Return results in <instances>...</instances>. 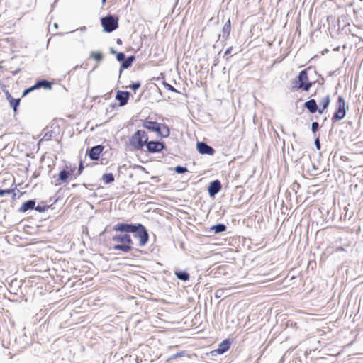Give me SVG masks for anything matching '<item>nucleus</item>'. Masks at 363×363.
<instances>
[{
  "instance_id": "1",
  "label": "nucleus",
  "mask_w": 363,
  "mask_h": 363,
  "mask_svg": "<svg viewBox=\"0 0 363 363\" xmlns=\"http://www.w3.org/2000/svg\"><path fill=\"white\" fill-rule=\"evenodd\" d=\"M113 230L119 233L113 235L110 239L111 249L128 253L133 249V241L128 233H135V237L139 238V245L144 246L148 241V233L145 228L128 223H118L114 225Z\"/></svg>"
},
{
  "instance_id": "2",
  "label": "nucleus",
  "mask_w": 363,
  "mask_h": 363,
  "mask_svg": "<svg viewBox=\"0 0 363 363\" xmlns=\"http://www.w3.org/2000/svg\"><path fill=\"white\" fill-rule=\"evenodd\" d=\"M313 82H311L308 79L307 70L304 69L301 71L298 77L292 81L291 90L293 91L298 90L308 91L313 86Z\"/></svg>"
},
{
  "instance_id": "3",
  "label": "nucleus",
  "mask_w": 363,
  "mask_h": 363,
  "mask_svg": "<svg viewBox=\"0 0 363 363\" xmlns=\"http://www.w3.org/2000/svg\"><path fill=\"white\" fill-rule=\"evenodd\" d=\"M147 140V133L144 130H138L129 138V145L134 150H142Z\"/></svg>"
},
{
  "instance_id": "4",
  "label": "nucleus",
  "mask_w": 363,
  "mask_h": 363,
  "mask_svg": "<svg viewBox=\"0 0 363 363\" xmlns=\"http://www.w3.org/2000/svg\"><path fill=\"white\" fill-rule=\"evenodd\" d=\"M143 126L147 130L155 132L157 135L162 138H167L170 135V130L165 124L159 123L156 121H145Z\"/></svg>"
},
{
  "instance_id": "5",
  "label": "nucleus",
  "mask_w": 363,
  "mask_h": 363,
  "mask_svg": "<svg viewBox=\"0 0 363 363\" xmlns=\"http://www.w3.org/2000/svg\"><path fill=\"white\" fill-rule=\"evenodd\" d=\"M101 25L104 30L107 33H111L115 30L118 27V18L112 15H108L101 19Z\"/></svg>"
},
{
  "instance_id": "6",
  "label": "nucleus",
  "mask_w": 363,
  "mask_h": 363,
  "mask_svg": "<svg viewBox=\"0 0 363 363\" xmlns=\"http://www.w3.org/2000/svg\"><path fill=\"white\" fill-rule=\"evenodd\" d=\"M346 102L343 97L340 96L337 101V109L332 117V121L335 123L344 118L346 115Z\"/></svg>"
},
{
  "instance_id": "7",
  "label": "nucleus",
  "mask_w": 363,
  "mask_h": 363,
  "mask_svg": "<svg viewBox=\"0 0 363 363\" xmlns=\"http://www.w3.org/2000/svg\"><path fill=\"white\" fill-rule=\"evenodd\" d=\"M76 169V164L72 163L67 164L65 168L59 172L58 179L62 182H67L69 177H74Z\"/></svg>"
},
{
  "instance_id": "8",
  "label": "nucleus",
  "mask_w": 363,
  "mask_h": 363,
  "mask_svg": "<svg viewBox=\"0 0 363 363\" xmlns=\"http://www.w3.org/2000/svg\"><path fill=\"white\" fill-rule=\"evenodd\" d=\"M145 147L149 153H157L162 152L164 149L165 145L164 143L159 141L147 140Z\"/></svg>"
},
{
  "instance_id": "9",
  "label": "nucleus",
  "mask_w": 363,
  "mask_h": 363,
  "mask_svg": "<svg viewBox=\"0 0 363 363\" xmlns=\"http://www.w3.org/2000/svg\"><path fill=\"white\" fill-rule=\"evenodd\" d=\"M51 83L47 80H40V81H38L35 83V85H33V86L26 89L23 93V95L22 96H25L26 95H27L28 93H30V91L35 90V89H39V88H44L45 89H51Z\"/></svg>"
},
{
  "instance_id": "10",
  "label": "nucleus",
  "mask_w": 363,
  "mask_h": 363,
  "mask_svg": "<svg viewBox=\"0 0 363 363\" xmlns=\"http://www.w3.org/2000/svg\"><path fill=\"white\" fill-rule=\"evenodd\" d=\"M104 150V146L101 145H96L92 147L88 151V155L91 160H98L100 157L101 154Z\"/></svg>"
},
{
  "instance_id": "11",
  "label": "nucleus",
  "mask_w": 363,
  "mask_h": 363,
  "mask_svg": "<svg viewBox=\"0 0 363 363\" xmlns=\"http://www.w3.org/2000/svg\"><path fill=\"white\" fill-rule=\"evenodd\" d=\"M128 91H118L116 95V99L118 101L119 106H123L128 104L130 97Z\"/></svg>"
},
{
  "instance_id": "12",
  "label": "nucleus",
  "mask_w": 363,
  "mask_h": 363,
  "mask_svg": "<svg viewBox=\"0 0 363 363\" xmlns=\"http://www.w3.org/2000/svg\"><path fill=\"white\" fill-rule=\"evenodd\" d=\"M197 150L201 154H206L209 155H213L215 152L213 147L202 142L197 143Z\"/></svg>"
},
{
  "instance_id": "13",
  "label": "nucleus",
  "mask_w": 363,
  "mask_h": 363,
  "mask_svg": "<svg viewBox=\"0 0 363 363\" xmlns=\"http://www.w3.org/2000/svg\"><path fill=\"white\" fill-rule=\"evenodd\" d=\"M230 346V342L229 340H224L219 344L218 347L214 352L218 354H222L229 350Z\"/></svg>"
},
{
  "instance_id": "14",
  "label": "nucleus",
  "mask_w": 363,
  "mask_h": 363,
  "mask_svg": "<svg viewBox=\"0 0 363 363\" xmlns=\"http://www.w3.org/2000/svg\"><path fill=\"white\" fill-rule=\"evenodd\" d=\"M221 189L220 182L218 180H215L211 182L208 186V193L213 196L217 194Z\"/></svg>"
},
{
  "instance_id": "15",
  "label": "nucleus",
  "mask_w": 363,
  "mask_h": 363,
  "mask_svg": "<svg viewBox=\"0 0 363 363\" xmlns=\"http://www.w3.org/2000/svg\"><path fill=\"white\" fill-rule=\"evenodd\" d=\"M5 94H6V99L9 101L10 106L11 107H13V111L16 112L17 111V107L18 106V105L20 104L21 99H13L8 91H6Z\"/></svg>"
},
{
  "instance_id": "16",
  "label": "nucleus",
  "mask_w": 363,
  "mask_h": 363,
  "mask_svg": "<svg viewBox=\"0 0 363 363\" xmlns=\"http://www.w3.org/2000/svg\"><path fill=\"white\" fill-rule=\"evenodd\" d=\"M35 206V201L33 200H29V201L24 202L21 206L18 211L21 213H25L28 210L34 209Z\"/></svg>"
},
{
  "instance_id": "17",
  "label": "nucleus",
  "mask_w": 363,
  "mask_h": 363,
  "mask_svg": "<svg viewBox=\"0 0 363 363\" xmlns=\"http://www.w3.org/2000/svg\"><path fill=\"white\" fill-rule=\"evenodd\" d=\"M304 106L311 113H314L316 111H318L317 104L315 99H310L305 103Z\"/></svg>"
},
{
  "instance_id": "18",
  "label": "nucleus",
  "mask_w": 363,
  "mask_h": 363,
  "mask_svg": "<svg viewBox=\"0 0 363 363\" xmlns=\"http://www.w3.org/2000/svg\"><path fill=\"white\" fill-rule=\"evenodd\" d=\"M330 103V97L329 95H327L324 98H323L320 101V104L322 106V108L318 110V113L320 114L323 113V111L328 107Z\"/></svg>"
},
{
  "instance_id": "19",
  "label": "nucleus",
  "mask_w": 363,
  "mask_h": 363,
  "mask_svg": "<svg viewBox=\"0 0 363 363\" xmlns=\"http://www.w3.org/2000/svg\"><path fill=\"white\" fill-rule=\"evenodd\" d=\"M134 60H135L134 56H130L126 59L125 58V60L123 61V63L121 66V69H127L129 67H130L133 62L134 61Z\"/></svg>"
},
{
  "instance_id": "20",
  "label": "nucleus",
  "mask_w": 363,
  "mask_h": 363,
  "mask_svg": "<svg viewBox=\"0 0 363 363\" xmlns=\"http://www.w3.org/2000/svg\"><path fill=\"white\" fill-rule=\"evenodd\" d=\"M102 181L105 184H110L114 181V176L112 173H106L102 176Z\"/></svg>"
},
{
  "instance_id": "21",
  "label": "nucleus",
  "mask_w": 363,
  "mask_h": 363,
  "mask_svg": "<svg viewBox=\"0 0 363 363\" xmlns=\"http://www.w3.org/2000/svg\"><path fill=\"white\" fill-rule=\"evenodd\" d=\"M175 275L179 279L182 281H188L189 279V274L186 272H176Z\"/></svg>"
},
{
  "instance_id": "22",
  "label": "nucleus",
  "mask_w": 363,
  "mask_h": 363,
  "mask_svg": "<svg viewBox=\"0 0 363 363\" xmlns=\"http://www.w3.org/2000/svg\"><path fill=\"white\" fill-rule=\"evenodd\" d=\"M230 30H231V23H230V20L228 19L223 28V33L228 37L230 35Z\"/></svg>"
},
{
  "instance_id": "23",
  "label": "nucleus",
  "mask_w": 363,
  "mask_h": 363,
  "mask_svg": "<svg viewBox=\"0 0 363 363\" xmlns=\"http://www.w3.org/2000/svg\"><path fill=\"white\" fill-rule=\"evenodd\" d=\"M91 57L97 62H100L103 58V55L99 52H92Z\"/></svg>"
},
{
  "instance_id": "24",
  "label": "nucleus",
  "mask_w": 363,
  "mask_h": 363,
  "mask_svg": "<svg viewBox=\"0 0 363 363\" xmlns=\"http://www.w3.org/2000/svg\"><path fill=\"white\" fill-rule=\"evenodd\" d=\"M225 225L223 224H218L212 228L213 230H215L216 233H220L225 230Z\"/></svg>"
},
{
  "instance_id": "25",
  "label": "nucleus",
  "mask_w": 363,
  "mask_h": 363,
  "mask_svg": "<svg viewBox=\"0 0 363 363\" xmlns=\"http://www.w3.org/2000/svg\"><path fill=\"white\" fill-rule=\"evenodd\" d=\"M84 168V165H83V162L81 161L80 163H79L78 169L77 170L76 169V172H75V174H74V179L78 177L82 173Z\"/></svg>"
},
{
  "instance_id": "26",
  "label": "nucleus",
  "mask_w": 363,
  "mask_h": 363,
  "mask_svg": "<svg viewBox=\"0 0 363 363\" xmlns=\"http://www.w3.org/2000/svg\"><path fill=\"white\" fill-rule=\"evenodd\" d=\"M164 86L167 90L170 91L179 93V91L174 86H172V85H170L169 84H168L167 82H164Z\"/></svg>"
},
{
  "instance_id": "27",
  "label": "nucleus",
  "mask_w": 363,
  "mask_h": 363,
  "mask_svg": "<svg viewBox=\"0 0 363 363\" xmlns=\"http://www.w3.org/2000/svg\"><path fill=\"white\" fill-rule=\"evenodd\" d=\"M140 85H141L140 82H137L133 83L132 84H130L128 87L135 91L140 87Z\"/></svg>"
},
{
  "instance_id": "28",
  "label": "nucleus",
  "mask_w": 363,
  "mask_h": 363,
  "mask_svg": "<svg viewBox=\"0 0 363 363\" xmlns=\"http://www.w3.org/2000/svg\"><path fill=\"white\" fill-rule=\"evenodd\" d=\"M175 171H176V172H177L179 174H182V173L186 172L187 171V169L186 167L177 166L175 167Z\"/></svg>"
},
{
  "instance_id": "29",
  "label": "nucleus",
  "mask_w": 363,
  "mask_h": 363,
  "mask_svg": "<svg viewBox=\"0 0 363 363\" xmlns=\"http://www.w3.org/2000/svg\"><path fill=\"white\" fill-rule=\"evenodd\" d=\"M13 189H0V196H4L5 194H10L13 192Z\"/></svg>"
},
{
  "instance_id": "30",
  "label": "nucleus",
  "mask_w": 363,
  "mask_h": 363,
  "mask_svg": "<svg viewBox=\"0 0 363 363\" xmlns=\"http://www.w3.org/2000/svg\"><path fill=\"white\" fill-rule=\"evenodd\" d=\"M116 59L119 62H122L125 60V55L123 52H116Z\"/></svg>"
},
{
  "instance_id": "31",
  "label": "nucleus",
  "mask_w": 363,
  "mask_h": 363,
  "mask_svg": "<svg viewBox=\"0 0 363 363\" xmlns=\"http://www.w3.org/2000/svg\"><path fill=\"white\" fill-rule=\"evenodd\" d=\"M319 129V124L317 122H313L311 125V130L313 133H315Z\"/></svg>"
},
{
  "instance_id": "32",
  "label": "nucleus",
  "mask_w": 363,
  "mask_h": 363,
  "mask_svg": "<svg viewBox=\"0 0 363 363\" xmlns=\"http://www.w3.org/2000/svg\"><path fill=\"white\" fill-rule=\"evenodd\" d=\"M35 208L36 211H39V212H43V211H44V210H45V208H44V207H41V206H37V207H35V208Z\"/></svg>"
},
{
  "instance_id": "33",
  "label": "nucleus",
  "mask_w": 363,
  "mask_h": 363,
  "mask_svg": "<svg viewBox=\"0 0 363 363\" xmlns=\"http://www.w3.org/2000/svg\"><path fill=\"white\" fill-rule=\"evenodd\" d=\"M232 49H233V48H232V47L228 48L225 50V55H229V54H230V53H231V52H232Z\"/></svg>"
},
{
  "instance_id": "34",
  "label": "nucleus",
  "mask_w": 363,
  "mask_h": 363,
  "mask_svg": "<svg viewBox=\"0 0 363 363\" xmlns=\"http://www.w3.org/2000/svg\"><path fill=\"white\" fill-rule=\"evenodd\" d=\"M315 143H316V145H318V147H319V140H318V139H317V140H315Z\"/></svg>"
},
{
  "instance_id": "35",
  "label": "nucleus",
  "mask_w": 363,
  "mask_h": 363,
  "mask_svg": "<svg viewBox=\"0 0 363 363\" xmlns=\"http://www.w3.org/2000/svg\"><path fill=\"white\" fill-rule=\"evenodd\" d=\"M117 43H121V40H118Z\"/></svg>"
},
{
  "instance_id": "36",
  "label": "nucleus",
  "mask_w": 363,
  "mask_h": 363,
  "mask_svg": "<svg viewBox=\"0 0 363 363\" xmlns=\"http://www.w3.org/2000/svg\"><path fill=\"white\" fill-rule=\"evenodd\" d=\"M106 0H102V3L104 4Z\"/></svg>"
}]
</instances>
